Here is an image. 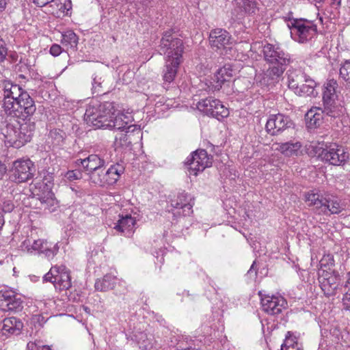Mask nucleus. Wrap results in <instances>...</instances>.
<instances>
[{"instance_id": "1", "label": "nucleus", "mask_w": 350, "mask_h": 350, "mask_svg": "<svg viewBox=\"0 0 350 350\" xmlns=\"http://www.w3.org/2000/svg\"><path fill=\"white\" fill-rule=\"evenodd\" d=\"M3 85L2 107L5 114L25 120L35 113V102L26 90L10 81H4Z\"/></svg>"}, {"instance_id": "27", "label": "nucleus", "mask_w": 350, "mask_h": 350, "mask_svg": "<svg viewBox=\"0 0 350 350\" xmlns=\"http://www.w3.org/2000/svg\"><path fill=\"white\" fill-rule=\"evenodd\" d=\"M181 60L166 59V64L163 70V80L165 82L171 83L174 81Z\"/></svg>"}, {"instance_id": "5", "label": "nucleus", "mask_w": 350, "mask_h": 350, "mask_svg": "<svg viewBox=\"0 0 350 350\" xmlns=\"http://www.w3.org/2000/svg\"><path fill=\"white\" fill-rule=\"evenodd\" d=\"M337 88L338 83L334 79L328 80L324 85L323 105L325 107L324 111L330 118L338 117L343 113V107L337 103Z\"/></svg>"}, {"instance_id": "6", "label": "nucleus", "mask_w": 350, "mask_h": 350, "mask_svg": "<svg viewBox=\"0 0 350 350\" xmlns=\"http://www.w3.org/2000/svg\"><path fill=\"white\" fill-rule=\"evenodd\" d=\"M288 26L291 36L301 43L310 40L317 33V27L313 21L304 18L294 19Z\"/></svg>"}, {"instance_id": "45", "label": "nucleus", "mask_w": 350, "mask_h": 350, "mask_svg": "<svg viewBox=\"0 0 350 350\" xmlns=\"http://www.w3.org/2000/svg\"><path fill=\"white\" fill-rule=\"evenodd\" d=\"M43 183L46 187H50L54 180L53 174L48 171L43 172Z\"/></svg>"}, {"instance_id": "52", "label": "nucleus", "mask_w": 350, "mask_h": 350, "mask_svg": "<svg viewBox=\"0 0 350 350\" xmlns=\"http://www.w3.org/2000/svg\"><path fill=\"white\" fill-rule=\"evenodd\" d=\"M122 120H123L124 124H125V129L127 130V127L129 126L128 124L130 120V118L129 116H127V118H122Z\"/></svg>"}, {"instance_id": "37", "label": "nucleus", "mask_w": 350, "mask_h": 350, "mask_svg": "<svg viewBox=\"0 0 350 350\" xmlns=\"http://www.w3.org/2000/svg\"><path fill=\"white\" fill-rule=\"evenodd\" d=\"M342 293H344L342 299L343 308L345 310H350V271L347 274V279L343 286Z\"/></svg>"}, {"instance_id": "22", "label": "nucleus", "mask_w": 350, "mask_h": 350, "mask_svg": "<svg viewBox=\"0 0 350 350\" xmlns=\"http://www.w3.org/2000/svg\"><path fill=\"white\" fill-rule=\"evenodd\" d=\"M77 165H81L89 176L92 172H95L100 167H103L105 161L96 154H91L84 159H78L76 161Z\"/></svg>"}, {"instance_id": "31", "label": "nucleus", "mask_w": 350, "mask_h": 350, "mask_svg": "<svg viewBox=\"0 0 350 350\" xmlns=\"http://www.w3.org/2000/svg\"><path fill=\"white\" fill-rule=\"evenodd\" d=\"M41 204L44 209L49 210L50 212H53L57 207V200L55 198V195L51 191H48L46 193L39 198Z\"/></svg>"}, {"instance_id": "33", "label": "nucleus", "mask_w": 350, "mask_h": 350, "mask_svg": "<svg viewBox=\"0 0 350 350\" xmlns=\"http://www.w3.org/2000/svg\"><path fill=\"white\" fill-rule=\"evenodd\" d=\"M316 85V82L308 77L300 85L296 94L300 96H314V88Z\"/></svg>"}, {"instance_id": "56", "label": "nucleus", "mask_w": 350, "mask_h": 350, "mask_svg": "<svg viewBox=\"0 0 350 350\" xmlns=\"http://www.w3.org/2000/svg\"><path fill=\"white\" fill-rule=\"evenodd\" d=\"M319 20L322 22L323 21V19L321 17L319 18Z\"/></svg>"}, {"instance_id": "7", "label": "nucleus", "mask_w": 350, "mask_h": 350, "mask_svg": "<svg viewBox=\"0 0 350 350\" xmlns=\"http://www.w3.org/2000/svg\"><path fill=\"white\" fill-rule=\"evenodd\" d=\"M324 264L321 261V269L319 271L318 280L320 287L326 297L335 295L338 291L341 292L343 290V286L340 284V277L338 272L335 271H327L323 269Z\"/></svg>"}, {"instance_id": "34", "label": "nucleus", "mask_w": 350, "mask_h": 350, "mask_svg": "<svg viewBox=\"0 0 350 350\" xmlns=\"http://www.w3.org/2000/svg\"><path fill=\"white\" fill-rule=\"evenodd\" d=\"M217 100V99L214 98L213 97H208L204 99H202L198 102L196 105L197 108L206 115L211 116L213 111V109H214V103H215Z\"/></svg>"}, {"instance_id": "15", "label": "nucleus", "mask_w": 350, "mask_h": 350, "mask_svg": "<svg viewBox=\"0 0 350 350\" xmlns=\"http://www.w3.org/2000/svg\"><path fill=\"white\" fill-rule=\"evenodd\" d=\"M258 295L260 297L262 310L269 314H280L286 308L287 302L281 296L263 295L261 291H259Z\"/></svg>"}, {"instance_id": "57", "label": "nucleus", "mask_w": 350, "mask_h": 350, "mask_svg": "<svg viewBox=\"0 0 350 350\" xmlns=\"http://www.w3.org/2000/svg\"><path fill=\"white\" fill-rule=\"evenodd\" d=\"M94 83H96V79H94Z\"/></svg>"}, {"instance_id": "13", "label": "nucleus", "mask_w": 350, "mask_h": 350, "mask_svg": "<svg viewBox=\"0 0 350 350\" xmlns=\"http://www.w3.org/2000/svg\"><path fill=\"white\" fill-rule=\"evenodd\" d=\"M294 123L288 116L282 113L271 115L266 123V131L271 135H277L282 132L293 129Z\"/></svg>"}, {"instance_id": "28", "label": "nucleus", "mask_w": 350, "mask_h": 350, "mask_svg": "<svg viewBox=\"0 0 350 350\" xmlns=\"http://www.w3.org/2000/svg\"><path fill=\"white\" fill-rule=\"evenodd\" d=\"M276 150L280 151L282 154L287 157L297 155L298 151L301 147V144L299 142H288L285 143H278Z\"/></svg>"}, {"instance_id": "39", "label": "nucleus", "mask_w": 350, "mask_h": 350, "mask_svg": "<svg viewBox=\"0 0 350 350\" xmlns=\"http://www.w3.org/2000/svg\"><path fill=\"white\" fill-rule=\"evenodd\" d=\"M340 77L345 82L346 86L350 88V62L346 61L340 68Z\"/></svg>"}, {"instance_id": "26", "label": "nucleus", "mask_w": 350, "mask_h": 350, "mask_svg": "<svg viewBox=\"0 0 350 350\" xmlns=\"http://www.w3.org/2000/svg\"><path fill=\"white\" fill-rule=\"evenodd\" d=\"M133 340L142 350L150 349L153 347L154 337L152 334L146 332L135 331Z\"/></svg>"}, {"instance_id": "18", "label": "nucleus", "mask_w": 350, "mask_h": 350, "mask_svg": "<svg viewBox=\"0 0 350 350\" xmlns=\"http://www.w3.org/2000/svg\"><path fill=\"white\" fill-rule=\"evenodd\" d=\"M209 42L213 49H225L232 43V39L226 30L215 29L210 32Z\"/></svg>"}, {"instance_id": "55", "label": "nucleus", "mask_w": 350, "mask_h": 350, "mask_svg": "<svg viewBox=\"0 0 350 350\" xmlns=\"http://www.w3.org/2000/svg\"><path fill=\"white\" fill-rule=\"evenodd\" d=\"M4 10L0 8V12H3Z\"/></svg>"}, {"instance_id": "19", "label": "nucleus", "mask_w": 350, "mask_h": 350, "mask_svg": "<svg viewBox=\"0 0 350 350\" xmlns=\"http://www.w3.org/2000/svg\"><path fill=\"white\" fill-rule=\"evenodd\" d=\"M191 199L189 200L187 193L185 192L180 193L177 198L172 200V206L178 211L173 213L174 215L189 216L192 213L193 203H191Z\"/></svg>"}, {"instance_id": "54", "label": "nucleus", "mask_w": 350, "mask_h": 350, "mask_svg": "<svg viewBox=\"0 0 350 350\" xmlns=\"http://www.w3.org/2000/svg\"><path fill=\"white\" fill-rule=\"evenodd\" d=\"M255 264H256V262H254L253 264L252 265L251 267H250V269L248 271V273H251L252 269H254Z\"/></svg>"}, {"instance_id": "20", "label": "nucleus", "mask_w": 350, "mask_h": 350, "mask_svg": "<svg viewBox=\"0 0 350 350\" xmlns=\"http://www.w3.org/2000/svg\"><path fill=\"white\" fill-rule=\"evenodd\" d=\"M324 111L325 107H312L306 113L305 119L308 127H318L323 123L325 118L329 117Z\"/></svg>"}, {"instance_id": "43", "label": "nucleus", "mask_w": 350, "mask_h": 350, "mask_svg": "<svg viewBox=\"0 0 350 350\" xmlns=\"http://www.w3.org/2000/svg\"><path fill=\"white\" fill-rule=\"evenodd\" d=\"M65 177L68 180L72 181L81 178L82 174L81 172L79 170H71L66 172Z\"/></svg>"}, {"instance_id": "46", "label": "nucleus", "mask_w": 350, "mask_h": 350, "mask_svg": "<svg viewBox=\"0 0 350 350\" xmlns=\"http://www.w3.org/2000/svg\"><path fill=\"white\" fill-rule=\"evenodd\" d=\"M294 345L298 346V342L295 341L293 338L286 336L284 343L281 345V350H286V349Z\"/></svg>"}, {"instance_id": "53", "label": "nucleus", "mask_w": 350, "mask_h": 350, "mask_svg": "<svg viewBox=\"0 0 350 350\" xmlns=\"http://www.w3.org/2000/svg\"><path fill=\"white\" fill-rule=\"evenodd\" d=\"M286 350H302V349L300 347H299V345H294L293 347L286 349Z\"/></svg>"}, {"instance_id": "14", "label": "nucleus", "mask_w": 350, "mask_h": 350, "mask_svg": "<svg viewBox=\"0 0 350 350\" xmlns=\"http://www.w3.org/2000/svg\"><path fill=\"white\" fill-rule=\"evenodd\" d=\"M35 129V124L31 122L21 124L18 129L12 130L13 135L8 134L9 142L16 148H20L30 142Z\"/></svg>"}, {"instance_id": "23", "label": "nucleus", "mask_w": 350, "mask_h": 350, "mask_svg": "<svg viewBox=\"0 0 350 350\" xmlns=\"http://www.w3.org/2000/svg\"><path fill=\"white\" fill-rule=\"evenodd\" d=\"M23 327V323L16 317L5 318L2 322L1 330L3 334L18 335Z\"/></svg>"}, {"instance_id": "30", "label": "nucleus", "mask_w": 350, "mask_h": 350, "mask_svg": "<svg viewBox=\"0 0 350 350\" xmlns=\"http://www.w3.org/2000/svg\"><path fill=\"white\" fill-rule=\"evenodd\" d=\"M118 279L111 274H106L102 280H98L95 282V288L99 291H107L113 289Z\"/></svg>"}, {"instance_id": "9", "label": "nucleus", "mask_w": 350, "mask_h": 350, "mask_svg": "<svg viewBox=\"0 0 350 350\" xmlns=\"http://www.w3.org/2000/svg\"><path fill=\"white\" fill-rule=\"evenodd\" d=\"M35 172L36 166L30 159H17L10 167V179L16 183H26L33 179Z\"/></svg>"}, {"instance_id": "32", "label": "nucleus", "mask_w": 350, "mask_h": 350, "mask_svg": "<svg viewBox=\"0 0 350 350\" xmlns=\"http://www.w3.org/2000/svg\"><path fill=\"white\" fill-rule=\"evenodd\" d=\"M135 224V220L131 215L122 216L114 226V229L120 232H131Z\"/></svg>"}, {"instance_id": "2", "label": "nucleus", "mask_w": 350, "mask_h": 350, "mask_svg": "<svg viewBox=\"0 0 350 350\" xmlns=\"http://www.w3.org/2000/svg\"><path fill=\"white\" fill-rule=\"evenodd\" d=\"M264 60L269 67L264 72L262 81L267 85H273L280 81L286 68L291 63V55L279 45L266 43L262 46Z\"/></svg>"}, {"instance_id": "40", "label": "nucleus", "mask_w": 350, "mask_h": 350, "mask_svg": "<svg viewBox=\"0 0 350 350\" xmlns=\"http://www.w3.org/2000/svg\"><path fill=\"white\" fill-rule=\"evenodd\" d=\"M49 139H51L53 144L59 146L64 139V133L59 129L51 130L49 135Z\"/></svg>"}, {"instance_id": "51", "label": "nucleus", "mask_w": 350, "mask_h": 350, "mask_svg": "<svg viewBox=\"0 0 350 350\" xmlns=\"http://www.w3.org/2000/svg\"><path fill=\"white\" fill-rule=\"evenodd\" d=\"M7 4V0H0V8L5 10Z\"/></svg>"}, {"instance_id": "50", "label": "nucleus", "mask_w": 350, "mask_h": 350, "mask_svg": "<svg viewBox=\"0 0 350 350\" xmlns=\"http://www.w3.org/2000/svg\"><path fill=\"white\" fill-rule=\"evenodd\" d=\"M5 167H4V165L3 164H1L0 163V179L2 178V176L5 174Z\"/></svg>"}, {"instance_id": "42", "label": "nucleus", "mask_w": 350, "mask_h": 350, "mask_svg": "<svg viewBox=\"0 0 350 350\" xmlns=\"http://www.w3.org/2000/svg\"><path fill=\"white\" fill-rule=\"evenodd\" d=\"M27 350H52L48 345H40L36 342H29L27 345Z\"/></svg>"}, {"instance_id": "17", "label": "nucleus", "mask_w": 350, "mask_h": 350, "mask_svg": "<svg viewBox=\"0 0 350 350\" xmlns=\"http://www.w3.org/2000/svg\"><path fill=\"white\" fill-rule=\"evenodd\" d=\"M23 308V301L14 292L6 291L0 293V308L2 310L17 312Z\"/></svg>"}, {"instance_id": "49", "label": "nucleus", "mask_w": 350, "mask_h": 350, "mask_svg": "<svg viewBox=\"0 0 350 350\" xmlns=\"http://www.w3.org/2000/svg\"><path fill=\"white\" fill-rule=\"evenodd\" d=\"M32 1L38 6L43 7L44 5L49 4V3L53 1V0H32Z\"/></svg>"}, {"instance_id": "16", "label": "nucleus", "mask_w": 350, "mask_h": 350, "mask_svg": "<svg viewBox=\"0 0 350 350\" xmlns=\"http://www.w3.org/2000/svg\"><path fill=\"white\" fill-rule=\"evenodd\" d=\"M22 247L28 252L44 254L49 258H53L58 250L55 247L52 249L51 244L49 243L43 239L32 240L31 238L24 241Z\"/></svg>"}, {"instance_id": "38", "label": "nucleus", "mask_w": 350, "mask_h": 350, "mask_svg": "<svg viewBox=\"0 0 350 350\" xmlns=\"http://www.w3.org/2000/svg\"><path fill=\"white\" fill-rule=\"evenodd\" d=\"M78 41V36L72 30L66 31L62 34V42L63 44H70L72 47H77Z\"/></svg>"}, {"instance_id": "8", "label": "nucleus", "mask_w": 350, "mask_h": 350, "mask_svg": "<svg viewBox=\"0 0 350 350\" xmlns=\"http://www.w3.org/2000/svg\"><path fill=\"white\" fill-rule=\"evenodd\" d=\"M159 47L160 53L166 55L167 59L181 60L184 49L183 40L174 36L171 30L163 33Z\"/></svg>"}, {"instance_id": "4", "label": "nucleus", "mask_w": 350, "mask_h": 350, "mask_svg": "<svg viewBox=\"0 0 350 350\" xmlns=\"http://www.w3.org/2000/svg\"><path fill=\"white\" fill-rule=\"evenodd\" d=\"M306 202L310 206H314L319 214H338L345 209V206L337 199L324 197L319 192L311 191L306 194Z\"/></svg>"}, {"instance_id": "58", "label": "nucleus", "mask_w": 350, "mask_h": 350, "mask_svg": "<svg viewBox=\"0 0 350 350\" xmlns=\"http://www.w3.org/2000/svg\"><path fill=\"white\" fill-rule=\"evenodd\" d=\"M319 1H321V0H319Z\"/></svg>"}, {"instance_id": "41", "label": "nucleus", "mask_w": 350, "mask_h": 350, "mask_svg": "<svg viewBox=\"0 0 350 350\" xmlns=\"http://www.w3.org/2000/svg\"><path fill=\"white\" fill-rule=\"evenodd\" d=\"M105 171L103 167L99 168L98 170H96L95 172H92V173H90V180L96 184V180L99 178L101 179L102 181L105 180Z\"/></svg>"}, {"instance_id": "3", "label": "nucleus", "mask_w": 350, "mask_h": 350, "mask_svg": "<svg viewBox=\"0 0 350 350\" xmlns=\"http://www.w3.org/2000/svg\"><path fill=\"white\" fill-rule=\"evenodd\" d=\"M116 112L113 103L103 102L97 108H88L85 113V120L88 124H92L96 129H107V126H110L109 120L113 118Z\"/></svg>"}, {"instance_id": "36", "label": "nucleus", "mask_w": 350, "mask_h": 350, "mask_svg": "<svg viewBox=\"0 0 350 350\" xmlns=\"http://www.w3.org/2000/svg\"><path fill=\"white\" fill-rule=\"evenodd\" d=\"M214 109L213 111L212 117L217 118V120L222 119L228 116L229 111L228 109L224 107V105L221 103L219 100H217L215 103H214Z\"/></svg>"}, {"instance_id": "11", "label": "nucleus", "mask_w": 350, "mask_h": 350, "mask_svg": "<svg viewBox=\"0 0 350 350\" xmlns=\"http://www.w3.org/2000/svg\"><path fill=\"white\" fill-rule=\"evenodd\" d=\"M44 280L52 282L59 291H66L71 287L70 272L64 265L52 267L44 276Z\"/></svg>"}, {"instance_id": "35", "label": "nucleus", "mask_w": 350, "mask_h": 350, "mask_svg": "<svg viewBox=\"0 0 350 350\" xmlns=\"http://www.w3.org/2000/svg\"><path fill=\"white\" fill-rule=\"evenodd\" d=\"M122 118H127V116L118 111L116 113L115 116L112 119H110L109 124L110 126H107V129H114L117 130H124L125 124H124Z\"/></svg>"}, {"instance_id": "12", "label": "nucleus", "mask_w": 350, "mask_h": 350, "mask_svg": "<svg viewBox=\"0 0 350 350\" xmlns=\"http://www.w3.org/2000/svg\"><path fill=\"white\" fill-rule=\"evenodd\" d=\"M213 158L208 156L207 152L204 149H199L194 151L191 157L187 159L186 165L190 174L197 176L198 172H203L205 168L211 167Z\"/></svg>"}, {"instance_id": "10", "label": "nucleus", "mask_w": 350, "mask_h": 350, "mask_svg": "<svg viewBox=\"0 0 350 350\" xmlns=\"http://www.w3.org/2000/svg\"><path fill=\"white\" fill-rule=\"evenodd\" d=\"M315 153L322 161L333 165H342L349 159V153L337 144L326 145L325 148L316 147Z\"/></svg>"}, {"instance_id": "25", "label": "nucleus", "mask_w": 350, "mask_h": 350, "mask_svg": "<svg viewBox=\"0 0 350 350\" xmlns=\"http://www.w3.org/2000/svg\"><path fill=\"white\" fill-rule=\"evenodd\" d=\"M134 132H136L138 135H142L139 128H137L135 125H129L125 133H120L119 137H116V145L121 147L129 146L132 144V136Z\"/></svg>"}, {"instance_id": "29", "label": "nucleus", "mask_w": 350, "mask_h": 350, "mask_svg": "<svg viewBox=\"0 0 350 350\" xmlns=\"http://www.w3.org/2000/svg\"><path fill=\"white\" fill-rule=\"evenodd\" d=\"M233 76V70L231 68V66L225 65L222 68H219L215 76V81L217 83L215 88L218 90L221 87V85L226 82L229 81Z\"/></svg>"}, {"instance_id": "21", "label": "nucleus", "mask_w": 350, "mask_h": 350, "mask_svg": "<svg viewBox=\"0 0 350 350\" xmlns=\"http://www.w3.org/2000/svg\"><path fill=\"white\" fill-rule=\"evenodd\" d=\"M123 167L120 164L111 165L107 170L105 171V180L101 179L96 180V185L103 187L105 185H112L117 182L120 178V174L123 172Z\"/></svg>"}, {"instance_id": "47", "label": "nucleus", "mask_w": 350, "mask_h": 350, "mask_svg": "<svg viewBox=\"0 0 350 350\" xmlns=\"http://www.w3.org/2000/svg\"><path fill=\"white\" fill-rule=\"evenodd\" d=\"M7 55V48L3 40H0V61H3Z\"/></svg>"}, {"instance_id": "24", "label": "nucleus", "mask_w": 350, "mask_h": 350, "mask_svg": "<svg viewBox=\"0 0 350 350\" xmlns=\"http://www.w3.org/2000/svg\"><path fill=\"white\" fill-rule=\"evenodd\" d=\"M308 77L299 70H289L288 71V87L295 94L297 93L300 85L306 80Z\"/></svg>"}, {"instance_id": "48", "label": "nucleus", "mask_w": 350, "mask_h": 350, "mask_svg": "<svg viewBox=\"0 0 350 350\" xmlns=\"http://www.w3.org/2000/svg\"><path fill=\"white\" fill-rule=\"evenodd\" d=\"M50 53L53 56H58L62 53V47L58 44H53Z\"/></svg>"}, {"instance_id": "44", "label": "nucleus", "mask_w": 350, "mask_h": 350, "mask_svg": "<svg viewBox=\"0 0 350 350\" xmlns=\"http://www.w3.org/2000/svg\"><path fill=\"white\" fill-rule=\"evenodd\" d=\"M14 204L10 200L4 201L0 204V210L1 213H10L14 209Z\"/></svg>"}]
</instances>
